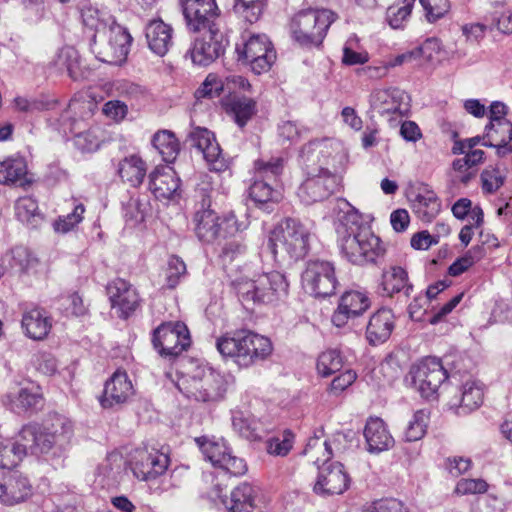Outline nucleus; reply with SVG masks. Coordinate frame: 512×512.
Returning a JSON list of instances; mask_svg holds the SVG:
<instances>
[{"mask_svg": "<svg viewBox=\"0 0 512 512\" xmlns=\"http://www.w3.org/2000/svg\"><path fill=\"white\" fill-rule=\"evenodd\" d=\"M300 157L304 180L297 190L306 205L323 201L339 191L347 156L339 145L329 140H313L305 144Z\"/></svg>", "mask_w": 512, "mask_h": 512, "instance_id": "1", "label": "nucleus"}, {"mask_svg": "<svg viewBox=\"0 0 512 512\" xmlns=\"http://www.w3.org/2000/svg\"><path fill=\"white\" fill-rule=\"evenodd\" d=\"M343 204L345 210L339 216L336 228L341 253L356 265L376 263L386 250L381 239L372 232L368 224L369 216L361 214L347 201H343Z\"/></svg>", "mask_w": 512, "mask_h": 512, "instance_id": "2", "label": "nucleus"}, {"mask_svg": "<svg viewBox=\"0 0 512 512\" xmlns=\"http://www.w3.org/2000/svg\"><path fill=\"white\" fill-rule=\"evenodd\" d=\"M73 423L67 417L54 414L43 423H29L18 432L20 446L24 449V457L46 455L50 452H62L70 444L73 437Z\"/></svg>", "mask_w": 512, "mask_h": 512, "instance_id": "3", "label": "nucleus"}, {"mask_svg": "<svg viewBox=\"0 0 512 512\" xmlns=\"http://www.w3.org/2000/svg\"><path fill=\"white\" fill-rule=\"evenodd\" d=\"M241 304L250 308L260 304H273L288 294L289 283L279 271L258 272L241 276L232 282Z\"/></svg>", "mask_w": 512, "mask_h": 512, "instance_id": "4", "label": "nucleus"}, {"mask_svg": "<svg viewBox=\"0 0 512 512\" xmlns=\"http://www.w3.org/2000/svg\"><path fill=\"white\" fill-rule=\"evenodd\" d=\"M93 106L90 101L71 100L53 124L64 136L73 134L75 146L82 152H95L100 147L101 129L88 127L86 122Z\"/></svg>", "mask_w": 512, "mask_h": 512, "instance_id": "5", "label": "nucleus"}, {"mask_svg": "<svg viewBox=\"0 0 512 512\" xmlns=\"http://www.w3.org/2000/svg\"><path fill=\"white\" fill-rule=\"evenodd\" d=\"M177 387L187 398L199 402H218L226 394V377L207 363L193 365L177 382Z\"/></svg>", "mask_w": 512, "mask_h": 512, "instance_id": "6", "label": "nucleus"}, {"mask_svg": "<svg viewBox=\"0 0 512 512\" xmlns=\"http://www.w3.org/2000/svg\"><path fill=\"white\" fill-rule=\"evenodd\" d=\"M216 347L224 358H230L241 367H248L263 360L272 352L271 341L247 330L226 334L216 341Z\"/></svg>", "mask_w": 512, "mask_h": 512, "instance_id": "7", "label": "nucleus"}, {"mask_svg": "<svg viewBox=\"0 0 512 512\" xmlns=\"http://www.w3.org/2000/svg\"><path fill=\"white\" fill-rule=\"evenodd\" d=\"M311 235L308 225L297 219L287 218L271 231L268 246L275 256L287 254L297 260L307 254Z\"/></svg>", "mask_w": 512, "mask_h": 512, "instance_id": "8", "label": "nucleus"}, {"mask_svg": "<svg viewBox=\"0 0 512 512\" xmlns=\"http://www.w3.org/2000/svg\"><path fill=\"white\" fill-rule=\"evenodd\" d=\"M335 14L327 9H308L296 13L289 25L292 39L302 47H319Z\"/></svg>", "mask_w": 512, "mask_h": 512, "instance_id": "9", "label": "nucleus"}, {"mask_svg": "<svg viewBox=\"0 0 512 512\" xmlns=\"http://www.w3.org/2000/svg\"><path fill=\"white\" fill-rule=\"evenodd\" d=\"M132 40L126 28L111 20L108 28L94 36L92 51L101 62L121 65L127 59Z\"/></svg>", "mask_w": 512, "mask_h": 512, "instance_id": "10", "label": "nucleus"}, {"mask_svg": "<svg viewBox=\"0 0 512 512\" xmlns=\"http://www.w3.org/2000/svg\"><path fill=\"white\" fill-rule=\"evenodd\" d=\"M238 59L257 75L268 72L276 60V51L265 34L244 32L236 44Z\"/></svg>", "mask_w": 512, "mask_h": 512, "instance_id": "11", "label": "nucleus"}, {"mask_svg": "<svg viewBox=\"0 0 512 512\" xmlns=\"http://www.w3.org/2000/svg\"><path fill=\"white\" fill-rule=\"evenodd\" d=\"M195 233L205 243L214 242L219 236H234L240 231L235 215L230 214L220 221L217 213L210 208V201L203 200L194 215Z\"/></svg>", "mask_w": 512, "mask_h": 512, "instance_id": "12", "label": "nucleus"}, {"mask_svg": "<svg viewBox=\"0 0 512 512\" xmlns=\"http://www.w3.org/2000/svg\"><path fill=\"white\" fill-rule=\"evenodd\" d=\"M304 291L315 298H326L335 294L338 287L335 266L327 260H310L301 275Z\"/></svg>", "mask_w": 512, "mask_h": 512, "instance_id": "13", "label": "nucleus"}, {"mask_svg": "<svg viewBox=\"0 0 512 512\" xmlns=\"http://www.w3.org/2000/svg\"><path fill=\"white\" fill-rule=\"evenodd\" d=\"M413 388L426 399H435L448 374L440 359L426 357L409 371Z\"/></svg>", "mask_w": 512, "mask_h": 512, "instance_id": "14", "label": "nucleus"}, {"mask_svg": "<svg viewBox=\"0 0 512 512\" xmlns=\"http://www.w3.org/2000/svg\"><path fill=\"white\" fill-rule=\"evenodd\" d=\"M284 161L280 157L269 160H257L255 162V174L250 186V197L258 203H267L277 200L279 192L274 188L278 177L281 175Z\"/></svg>", "mask_w": 512, "mask_h": 512, "instance_id": "15", "label": "nucleus"}, {"mask_svg": "<svg viewBox=\"0 0 512 512\" xmlns=\"http://www.w3.org/2000/svg\"><path fill=\"white\" fill-rule=\"evenodd\" d=\"M195 441L205 459L210 461L214 467L234 476L243 475L247 471L245 461L231 454V450L223 438L202 436L196 438Z\"/></svg>", "mask_w": 512, "mask_h": 512, "instance_id": "16", "label": "nucleus"}, {"mask_svg": "<svg viewBox=\"0 0 512 512\" xmlns=\"http://www.w3.org/2000/svg\"><path fill=\"white\" fill-rule=\"evenodd\" d=\"M152 343L161 356L176 357L190 346L191 340L184 323L167 322L154 330Z\"/></svg>", "mask_w": 512, "mask_h": 512, "instance_id": "17", "label": "nucleus"}, {"mask_svg": "<svg viewBox=\"0 0 512 512\" xmlns=\"http://www.w3.org/2000/svg\"><path fill=\"white\" fill-rule=\"evenodd\" d=\"M34 487L29 477L18 470L0 469V504L14 507L30 500Z\"/></svg>", "mask_w": 512, "mask_h": 512, "instance_id": "18", "label": "nucleus"}, {"mask_svg": "<svg viewBox=\"0 0 512 512\" xmlns=\"http://www.w3.org/2000/svg\"><path fill=\"white\" fill-rule=\"evenodd\" d=\"M225 46L224 34L219 28L212 27L194 38L185 56L195 65L208 66L224 53Z\"/></svg>", "mask_w": 512, "mask_h": 512, "instance_id": "19", "label": "nucleus"}, {"mask_svg": "<svg viewBox=\"0 0 512 512\" xmlns=\"http://www.w3.org/2000/svg\"><path fill=\"white\" fill-rule=\"evenodd\" d=\"M128 464L136 478L146 481L162 475L168 468L169 458L157 449L139 447L130 453Z\"/></svg>", "mask_w": 512, "mask_h": 512, "instance_id": "20", "label": "nucleus"}, {"mask_svg": "<svg viewBox=\"0 0 512 512\" xmlns=\"http://www.w3.org/2000/svg\"><path fill=\"white\" fill-rule=\"evenodd\" d=\"M183 13L190 30L201 32L219 28V10L215 0H185Z\"/></svg>", "mask_w": 512, "mask_h": 512, "instance_id": "21", "label": "nucleus"}, {"mask_svg": "<svg viewBox=\"0 0 512 512\" xmlns=\"http://www.w3.org/2000/svg\"><path fill=\"white\" fill-rule=\"evenodd\" d=\"M350 485V477L343 464L332 462L319 469L313 490L321 496H333L344 493Z\"/></svg>", "mask_w": 512, "mask_h": 512, "instance_id": "22", "label": "nucleus"}, {"mask_svg": "<svg viewBox=\"0 0 512 512\" xmlns=\"http://www.w3.org/2000/svg\"><path fill=\"white\" fill-rule=\"evenodd\" d=\"M410 98L397 88L376 89L369 97L370 108L381 116L405 115L410 108Z\"/></svg>", "mask_w": 512, "mask_h": 512, "instance_id": "23", "label": "nucleus"}, {"mask_svg": "<svg viewBox=\"0 0 512 512\" xmlns=\"http://www.w3.org/2000/svg\"><path fill=\"white\" fill-rule=\"evenodd\" d=\"M189 140L203 154L211 170L222 172L228 168V161L211 131L196 127L189 133Z\"/></svg>", "mask_w": 512, "mask_h": 512, "instance_id": "24", "label": "nucleus"}, {"mask_svg": "<svg viewBox=\"0 0 512 512\" xmlns=\"http://www.w3.org/2000/svg\"><path fill=\"white\" fill-rule=\"evenodd\" d=\"M111 306L117 309L119 317H129L139 306V295L130 283L124 279H115L107 286Z\"/></svg>", "mask_w": 512, "mask_h": 512, "instance_id": "25", "label": "nucleus"}, {"mask_svg": "<svg viewBox=\"0 0 512 512\" xmlns=\"http://www.w3.org/2000/svg\"><path fill=\"white\" fill-rule=\"evenodd\" d=\"M370 307V299L361 291H347L339 299L338 307L332 315V323L343 327L349 319L364 313Z\"/></svg>", "mask_w": 512, "mask_h": 512, "instance_id": "26", "label": "nucleus"}, {"mask_svg": "<svg viewBox=\"0 0 512 512\" xmlns=\"http://www.w3.org/2000/svg\"><path fill=\"white\" fill-rule=\"evenodd\" d=\"M223 503L229 512H266L257 489L248 483L235 487Z\"/></svg>", "mask_w": 512, "mask_h": 512, "instance_id": "27", "label": "nucleus"}, {"mask_svg": "<svg viewBox=\"0 0 512 512\" xmlns=\"http://www.w3.org/2000/svg\"><path fill=\"white\" fill-rule=\"evenodd\" d=\"M133 394V385L127 373L117 370L111 378L106 381L100 403L103 408H111L115 405L125 403Z\"/></svg>", "mask_w": 512, "mask_h": 512, "instance_id": "28", "label": "nucleus"}, {"mask_svg": "<svg viewBox=\"0 0 512 512\" xmlns=\"http://www.w3.org/2000/svg\"><path fill=\"white\" fill-rule=\"evenodd\" d=\"M364 437L368 452L374 454L389 450L395 443L386 423L378 417H370L367 420Z\"/></svg>", "mask_w": 512, "mask_h": 512, "instance_id": "29", "label": "nucleus"}, {"mask_svg": "<svg viewBox=\"0 0 512 512\" xmlns=\"http://www.w3.org/2000/svg\"><path fill=\"white\" fill-rule=\"evenodd\" d=\"M21 324L27 337L39 341L50 333L52 318L45 309L35 307L23 313Z\"/></svg>", "mask_w": 512, "mask_h": 512, "instance_id": "30", "label": "nucleus"}, {"mask_svg": "<svg viewBox=\"0 0 512 512\" xmlns=\"http://www.w3.org/2000/svg\"><path fill=\"white\" fill-rule=\"evenodd\" d=\"M145 36L150 50L158 56H164L173 44V29L161 19L146 25Z\"/></svg>", "mask_w": 512, "mask_h": 512, "instance_id": "31", "label": "nucleus"}, {"mask_svg": "<svg viewBox=\"0 0 512 512\" xmlns=\"http://www.w3.org/2000/svg\"><path fill=\"white\" fill-rule=\"evenodd\" d=\"M150 190L158 199H171L179 190L180 180L170 167H157L149 176Z\"/></svg>", "mask_w": 512, "mask_h": 512, "instance_id": "32", "label": "nucleus"}, {"mask_svg": "<svg viewBox=\"0 0 512 512\" xmlns=\"http://www.w3.org/2000/svg\"><path fill=\"white\" fill-rule=\"evenodd\" d=\"M394 315L390 309L381 308L371 317L366 328V337L370 344L385 342L394 329Z\"/></svg>", "mask_w": 512, "mask_h": 512, "instance_id": "33", "label": "nucleus"}, {"mask_svg": "<svg viewBox=\"0 0 512 512\" xmlns=\"http://www.w3.org/2000/svg\"><path fill=\"white\" fill-rule=\"evenodd\" d=\"M381 286L384 293L388 296L403 292L406 297H409L413 290V285L409 281L407 271L397 265H391L383 269Z\"/></svg>", "mask_w": 512, "mask_h": 512, "instance_id": "34", "label": "nucleus"}, {"mask_svg": "<svg viewBox=\"0 0 512 512\" xmlns=\"http://www.w3.org/2000/svg\"><path fill=\"white\" fill-rule=\"evenodd\" d=\"M31 180L27 178V164L22 157H9L0 160V184L30 186Z\"/></svg>", "mask_w": 512, "mask_h": 512, "instance_id": "35", "label": "nucleus"}, {"mask_svg": "<svg viewBox=\"0 0 512 512\" xmlns=\"http://www.w3.org/2000/svg\"><path fill=\"white\" fill-rule=\"evenodd\" d=\"M52 65L60 72L66 71L73 80H79L85 76V67L82 65L80 55L72 46L59 49Z\"/></svg>", "mask_w": 512, "mask_h": 512, "instance_id": "36", "label": "nucleus"}, {"mask_svg": "<svg viewBox=\"0 0 512 512\" xmlns=\"http://www.w3.org/2000/svg\"><path fill=\"white\" fill-rule=\"evenodd\" d=\"M232 427L240 436L251 441L261 440L267 433L260 420L240 410L232 412Z\"/></svg>", "mask_w": 512, "mask_h": 512, "instance_id": "37", "label": "nucleus"}, {"mask_svg": "<svg viewBox=\"0 0 512 512\" xmlns=\"http://www.w3.org/2000/svg\"><path fill=\"white\" fill-rule=\"evenodd\" d=\"M478 143H480V136L454 143L453 153L465 154L464 157L454 160L453 168L455 171L464 172L471 170L480 162V150L475 149Z\"/></svg>", "mask_w": 512, "mask_h": 512, "instance_id": "38", "label": "nucleus"}, {"mask_svg": "<svg viewBox=\"0 0 512 512\" xmlns=\"http://www.w3.org/2000/svg\"><path fill=\"white\" fill-rule=\"evenodd\" d=\"M412 208L420 220L431 222L439 214L441 203L433 191L424 188L415 195Z\"/></svg>", "mask_w": 512, "mask_h": 512, "instance_id": "39", "label": "nucleus"}, {"mask_svg": "<svg viewBox=\"0 0 512 512\" xmlns=\"http://www.w3.org/2000/svg\"><path fill=\"white\" fill-rule=\"evenodd\" d=\"M224 106L239 127H244L257 111L256 102L245 96H231L224 101Z\"/></svg>", "mask_w": 512, "mask_h": 512, "instance_id": "40", "label": "nucleus"}, {"mask_svg": "<svg viewBox=\"0 0 512 512\" xmlns=\"http://www.w3.org/2000/svg\"><path fill=\"white\" fill-rule=\"evenodd\" d=\"M118 174L121 179L132 187L139 186L146 175L144 161L136 156L125 157L118 164Z\"/></svg>", "mask_w": 512, "mask_h": 512, "instance_id": "41", "label": "nucleus"}, {"mask_svg": "<svg viewBox=\"0 0 512 512\" xmlns=\"http://www.w3.org/2000/svg\"><path fill=\"white\" fill-rule=\"evenodd\" d=\"M303 455L320 469L322 466H327L332 458L331 443L320 436H314L308 440Z\"/></svg>", "mask_w": 512, "mask_h": 512, "instance_id": "42", "label": "nucleus"}, {"mask_svg": "<svg viewBox=\"0 0 512 512\" xmlns=\"http://www.w3.org/2000/svg\"><path fill=\"white\" fill-rule=\"evenodd\" d=\"M11 410L16 413L36 409L42 402V396L29 388H20L16 393L7 395Z\"/></svg>", "mask_w": 512, "mask_h": 512, "instance_id": "43", "label": "nucleus"}, {"mask_svg": "<svg viewBox=\"0 0 512 512\" xmlns=\"http://www.w3.org/2000/svg\"><path fill=\"white\" fill-rule=\"evenodd\" d=\"M152 144L165 162H173L179 153V143L174 134L168 130L157 132Z\"/></svg>", "mask_w": 512, "mask_h": 512, "instance_id": "44", "label": "nucleus"}, {"mask_svg": "<svg viewBox=\"0 0 512 512\" xmlns=\"http://www.w3.org/2000/svg\"><path fill=\"white\" fill-rule=\"evenodd\" d=\"M480 386L478 380L470 379L465 381L462 388L460 404L457 408L458 415H467L479 407Z\"/></svg>", "mask_w": 512, "mask_h": 512, "instance_id": "45", "label": "nucleus"}, {"mask_svg": "<svg viewBox=\"0 0 512 512\" xmlns=\"http://www.w3.org/2000/svg\"><path fill=\"white\" fill-rule=\"evenodd\" d=\"M415 0H397L386 11V21L393 29L405 26L411 15Z\"/></svg>", "mask_w": 512, "mask_h": 512, "instance_id": "46", "label": "nucleus"}, {"mask_svg": "<svg viewBox=\"0 0 512 512\" xmlns=\"http://www.w3.org/2000/svg\"><path fill=\"white\" fill-rule=\"evenodd\" d=\"M512 140V123H486L482 135V146L498 145Z\"/></svg>", "mask_w": 512, "mask_h": 512, "instance_id": "47", "label": "nucleus"}, {"mask_svg": "<svg viewBox=\"0 0 512 512\" xmlns=\"http://www.w3.org/2000/svg\"><path fill=\"white\" fill-rule=\"evenodd\" d=\"M295 436L291 430L285 429L281 434L268 438L265 450L271 456L285 457L293 448Z\"/></svg>", "mask_w": 512, "mask_h": 512, "instance_id": "48", "label": "nucleus"}, {"mask_svg": "<svg viewBox=\"0 0 512 512\" xmlns=\"http://www.w3.org/2000/svg\"><path fill=\"white\" fill-rule=\"evenodd\" d=\"M488 29L492 33L509 36L512 34V11L495 10L490 13L487 26L482 24V32Z\"/></svg>", "mask_w": 512, "mask_h": 512, "instance_id": "49", "label": "nucleus"}, {"mask_svg": "<svg viewBox=\"0 0 512 512\" xmlns=\"http://www.w3.org/2000/svg\"><path fill=\"white\" fill-rule=\"evenodd\" d=\"M343 357L337 349L322 352L317 359L316 368L319 375L329 377L343 367Z\"/></svg>", "mask_w": 512, "mask_h": 512, "instance_id": "50", "label": "nucleus"}, {"mask_svg": "<svg viewBox=\"0 0 512 512\" xmlns=\"http://www.w3.org/2000/svg\"><path fill=\"white\" fill-rule=\"evenodd\" d=\"M23 457L24 449L20 446L18 437L13 443L0 437V469L17 465Z\"/></svg>", "mask_w": 512, "mask_h": 512, "instance_id": "51", "label": "nucleus"}, {"mask_svg": "<svg viewBox=\"0 0 512 512\" xmlns=\"http://www.w3.org/2000/svg\"><path fill=\"white\" fill-rule=\"evenodd\" d=\"M429 414L426 410H417L409 420L404 431V438L407 442H414L422 439L426 434Z\"/></svg>", "mask_w": 512, "mask_h": 512, "instance_id": "52", "label": "nucleus"}, {"mask_svg": "<svg viewBox=\"0 0 512 512\" xmlns=\"http://www.w3.org/2000/svg\"><path fill=\"white\" fill-rule=\"evenodd\" d=\"M15 214L21 222L34 224L40 217L37 201L31 196L18 198L15 202Z\"/></svg>", "mask_w": 512, "mask_h": 512, "instance_id": "53", "label": "nucleus"}, {"mask_svg": "<svg viewBox=\"0 0 512 512\" xmlns=\"http://www.w3.org/2000/svg\"><path fill=\"white\" fill-rule=\"evenodd\" d=\"M85 207L82 203L74 205L71 213L59 216L53 223V228L58 233H68L73 231L84 218Z\"/></svg>", "mask_w": 512, "mask_h": 512, "instance_id": "54", "label": "nucleus"}, {"mask_svg": "<svg viewBox=\"0 0 512 512\" xmlns=\"http://www.w3.org/2000/svg\"><path fill=\"white\" fill-rule=\"evenodd\" d=\"M125 461L119 452H111L98 465L97 474L106 478H115L123 469Z\"/></svg>", "mask_w": 512, "mask_h": 512, "instance_id": "55", "label": "nucleus"}, {"mask_svg": "<svg viewBox=\"0 0 512 512\" xmlns=\"http://www.w3.org/2000/svg\"><path fill=\"white\" fill-rule=\"evenodd\" d=\"M428 22L434 23L443 18L450 10L449 0H419Z\"/></svg>", "mask_w": 512, "mask_h": 512, "instance_id": "56", "label": "nucleus"}, {"mask_svg": "<svg viewBox=\"0 0 512 512\" xmlns=\"http://www.w3.org/2000/svg\"><path fill=\"white\" fill-rule=\"evenodd\" d=\"M225 84L216 74H208L202 85L196 90L197 98H214L224 91Z\"/></svg>", "mask_w": 512, "mask_h": 512, "instance_id": "57", "label": "nucleus"}, {"mask_svg": "<svg viewBox=\"0 0 512 512\" xmlns=\"http://www.w3.org/2000/svg\"><path fill=\"white\" fill-rule=\"evenodd\" d=\"M186 274V264L178 256H171L166 268V286L169 289L175 288L180 279Z\"/></svg>", "mask_w": 512, "mask_h": 512, "instance_id": "58", "label": "nucleus"}, {"mask_svg": "<svg viewBox=\"0 0 512 512\" xmlns=\"http://www.w3.org/2000/svg\"><path fill=\"white\" fill-rule=\"evenodd\" d=\"M37 260L30 251L23 246H17L11 250V267L20 272H25L33 267Z\"/></svg>", "mask_w": 512, "mask_h": 512, "instance_id": "59", "label": "nucleus"}, {"mask_svg": "<svg viewBox=\"0 0 512 512\" xmlns=\"http://www.w3.org/2000/svg\"><path fill=\"white\" fill-rule=\"evenodd\" d=\"M266 0H236V8L250 23L256 22L262 14Z\"/></svg>", "mask_w": 512, "mask_h": 512, "instance_id": "60", "label": "nucleus"}, {"mask_svg": "<svg viewBox=\"0 0 512 512\" xmlns=\"http://www.w3.org/2000/svg\"><path fill=\"white\" fill-rule=\"evenodd\" d=\"M82 19L85 26L95 30L96 33L94 36H98L103 29L108 28L111 24V20H113L111 17L107 20L101 19L100 12L94 8L84 9L82 11Z\"/></svg>", "mask_w": 512, "mask_h": 512, "instance_id": "61", "label": "nucleus"}, {"mask_svg": "<svg viewBox=\"0 0 512 512\" xmlns=\"http://www.w3.org/2000/svg\"><path fill=\"white\" fill-rule=\"evenodd\" d=\"M505 181V175L498 168H487L482 171V190L487 193L497 191Z\"/></svg>", "mask_w": 512, "mask_h": 512, "instance_id": "62", "label": "nucleus"}, {"mask_svg": "<svg viewBox=\"0 0 512 512\" xmlns=\"http://www.w3.org/2000/svg\"><path fill=\"white\" fill-rule=\"evenodd\" d=\"M61 307L67 315L82 316L87 312L83 299L77 293H72L61 298Z\"/></svg>", "mask_w": 512, "mask_h": 512, "instance_id": "63", "label": "nucleus"}, {"mask_svg": "<svg viewBox=\"0 0 512 512\" xmlns=\"http://www.w3.org/2000/svg\"><path fill=\"white\" fill-rule=\"evenodd\" d=\"M362 512H409V509L396 499H386L374 503Z\"/></svg>", "mask_w": 512, "mask_h": 512, "instance_id": "64", "label": "nucleus"}]
</instances>
